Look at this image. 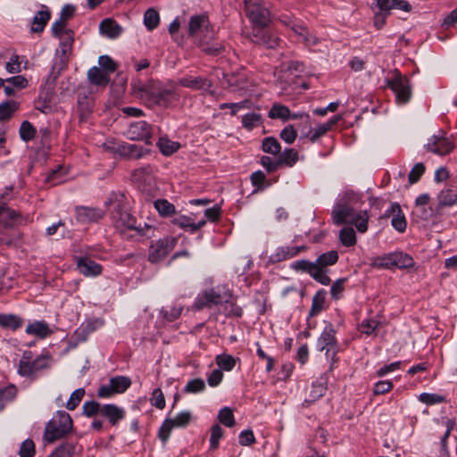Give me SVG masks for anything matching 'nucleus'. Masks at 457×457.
<instances>
[{"label": "nucleus", "instance_id": "obj_49", "mask_svg": "<svg viewBox=\"0 0 457 457\" xmlns=\"http://www.w3.org/2000/svg\"><path fill=\"white\" fill-rule=\"evenodd\" d=\"M35 135H36V129L32 126V124L27 120L23 121L20 127L21 138L23 141L28 142V141L31 140L32 138H34Z\"/></svg>", "mask_w": 457, "mask_h": 457}, {"label": "nucleus", "instance_id": "obj_28", "mask_svg": "<svg viewBox=\"0 0 457 457\" xmlns=\"http://www.w3.org/2000/svg\"><path fill=\"white\" fill-rule=\"evenodd\" d=\"M50 17L51 14L47 9L37 12L33 18L31 31L35 33L42 32Z\"/></svg>", "mask_w": 457, "mask_h": 457}, {"label": "nucleus", "instance_id": "obj_42", "mask_svg": "<svg viewBox=\"0 0 457 457\" xmlns=\"http://www.w3.org/2000/svg\"><path fill=\"white\" fill-rule=\"evenodd\" d=\"M262 147L265 153L273 155L279 154L281 150L280 144L273 137H265L262 141Z\"/></svg>", "mask_w": 457, "mask_h": 457}, {"label": "nucleus", "instance_id": "obj_16", "mask_svg": "<svg viewBox=\"0 0 457 457\" xmlns=\"http://www.w3.org/2000/svg\"><path fill=\"white\" fill-rule=\"evenodd\" d=\"M178 85L194 90L208 91L212 83L205 77L186 76L178 79Z\"/></svg>", "mask_w": 457, "mask_h": 457}, {"label": "nucleus", "instance_id": "obj_1", "mask_svg": "<svg viewBox=\"0 0 457 457\" xmlns=\"http://www.w3.org/2000/svg\"><path fill=\"white\" fill-rule=\"evenodd\" d=\"M133 94L150 104L162 108H170L180 100V94L173 82L163 84L160 81L149 80L143 82L137 80L132 83Z\"/></svg>", "mask_w": 457, "mask_h": 457}, {"label": "nucleus", "instance_id": "obj_27", "mask_svg": "<svg viewBox=\"0 0 457 457\" xmlns=\"http://www.w3.org/2000/svg\"><path fill=\"white\" fill-rule=\"evenodd\" d=\"M442 423L445 425L446 429H445L444 436L441 438V443H440L441 448H440V452H439V457H450V453L447 450L446 440H447L448 436H450L451 431L453 430V428L455 425V422L452 419L443 418Z\"/></svg>", "mask_w": 457, "mask_h": 457}, {"label": "nucleus", "instance_id": "obj_64", "mask_svg": "<svg viewBox=\"0 0 457 457\" xmlns=\"http://www.w3.org/2000/svg\"><path fill=\"white\" fill-rule=\"evenodd\" d=\"M98 63L101 68L107 73L113 72L116 70L115 62L108 55H101L98 59Z\"/></svg>", "mask_w": 457, "mask_h": 457}, {"label": "nucleus", "instance_id": "obj_60", "mask_svg": "<svg viewBox=\"0 0 457 457\" xmlns=\"http://www.w3.org/2000/svg\"><path fill=\"white\" fill-rule=\"evenodd\" d=\"M420 402L426 404H436L445 401V397L437 394L423 393L419 396Z\"/></svg>", "mask_w": 457, "mask_h": 457}, {"label": "nucleus", "instance_id": "obj_5", "mask_svg": "<svg viewBox=\"0 0 457 457\" xmlns=\"http://www.w3.org/2000/svg\"><path fill=\"white\" fill-rule=\"evenodd\" d=\"M245 11L253 29H264L270 21V13L262 0H244Z\"/></svg>", "mask_w": 457, "mask_h": 457}, {"label": "nucleus", "instance_id": "obj_59", "mask_svg": "<svg viewBox=\"0 0 457 457\" xmlns=\"http://www.w3.org/2000/svg\"><path fill=\"white\" fill-rule=\"evenodd\" d=\"M20 457H33L35 455V445L32 440H25L19 451Z\"/></svg>", "mask_w": 457, "mask_h": 457}, {"label": "nucleus", "instance_id": "obj_47", "mask_svg": "<svg viewBox=\"0 0 457 457\" xmlns=\"http://www.w3.org/2000/svg\"><path fill=\"white\" fill-rule=\"evenodd\" d=\"M218 420L220 423L228 428L235 425V418L232 410L228 407H224L219 411Z\"/></svg>", "mask_w": 457, "mask_h": 457}, {"label": "nucleus", "instance_id": "obj_41", "mask_svg": "<svg viewBox=\"0 0 457 457\" xmlns=\"http://www.w3.org/2000/svg\"><path fill=\"white\" fill-rule=\"evenodd\" d=\"M31 353L26 352L20 361L19 373L22 376H30L34 374V370L30 361Z\"/></svg>", "mask_w": 457, "mask_h": 457}, {"label": "nucleus", "instance_id": "obj_52", "mask_svg": "<svg viewBox=\"0 0 457 457\" xmlns=\"http://www.w3.org/2000/svg\"><path fill=\"white\" fill-rule=\"evenodd\" d=\"M22 58L13 54L5 63V69L9 73H19L21 71Z\"/></svg>", "mask_w": 457, "mask_h": 457}, {"label": "nucleus", "instance_id": "obj_3", "mask_svg": "<svg viewBox=\"0 0 457 457\" xmlns=\"http://www.w3.org/2000/svg\"><path fill=\"white\" fill-rule=\"evenodd\" d=\"M331 215L337 225L350 223L354 225L360 233L368 230L370 215L366 210L357 211L349 204H338L334 207Z\"/></svg>", "mask_w": 457, "mask_h": 457}, {"label": "nucleus", "instance_id": "obj_36", "mask_svg": "<svg viewBox=\"0 0 457 457\" xmlns=\"http://www.w3.org/2000/svg\"><path fill=\"white\" fill-rule=\"evenodd\" d=\"M338 260V253L337 251H329L324 253L319 256L315 264L322 267V269H326L327 266L335 264Z\"/></svg>", "mask_w": 457, "mask_h": 457}, {"label": "nucleus", "instance_id": "obj_44", "mask_svg": "<svg viewBox=\"0 0 457 457\" xmlns=\"http://www.w3.org/2000/svg\"><path fill=\"white\" fill-rule=\"evenodd\" d=\"M261 121L262 116L256 112L247 113L242 118V124L248 130H252L253 128L258 127L261 124Z\"/></svg>", "mask_w": 457, "mask_h": 457}, {"label": "nucleus", "instance_id": "obj_9", "mask_svg": "<svg viewBox=\"0 0 457 457\" xmlns=\"http://www.w3.org/2000/svg\"><path fill=\"white\" fill-rule=\"evenodd\" d=\"M104 147L118 153L123 157L131 159H139L146 153L141 146L129 143L115 144L113 142H107L104 144Z\"/></svg>", "mask_w": 457, "mask_h": 457}, {"label": "nucleus", "instance_id": "obj_24", "mask_svg": "<svg viewBox=\"0 0 457 457\" xmlns=\"http://www.w3.org/2000/svg\"><path fill=\"white\" fill-rule=\"evenodd\" d=\"M172 223L184 229H189L191 232H195L203 226L205 225V220H202L195 223L189 216L180 215L173 219Z\"/></svg>", "mask_w": 457, "mask_h": 457}, {"label": "nucleus", "instance_id": "obj_38", "mask_svg": "<svg viewBox=\"0 0 457 457\" xmlns=\"http://www.w3.org/2000/svg\"><path fill=\"white\" fill-rule=\"evenodd\" d=\"M339 239L345 246H352L356 244L355 231L353 228L345 227L340 230Z\"/></svg>", "mask_w": 457, "mask_h": 457}, {"label": "nucleus", "instance_id": "obj_15", "mask_svg": "<svg viewBox=\"0 0 457 457\" xmlns=\"http://www.w3.org/2000/svg\"><path fill=\"white\" fill-rule=\"evenodd\" d=\"M223 295L217 293L214 289H210L200 294L195 303L194 308L195 310H201L205 307H212L213 305H219L223 302Z\"/></svg>", "mask_w": 457, "mask_h": 457}, {"label": "nucleus", "instance_id": "obj_25", "mask_svg": "<svg viewBox=\"0 0 457 457\" xmlns=\"http://www.w3.org/2000/svg\"><path fill=\"white\" fill-rule=\"evenodd\" d=\"M87 78L91 84L96 86H106L110 80L108 73L96 66L88 70Z\"/></svg>", "mask_w": 457, "mask_h": 457}, {"label": "nucleus", "instance_id": "obj_48", "mask_svg": "<svg viewBox=\"0 0 457 457\" xmlns=\"http://www.w3.org/2000/svg\"><path fill=\"white\" fill-rule=\"evenodd\" d=\"M75 453V446L71 443L61 445L49 457H72Z\"/></svg>", "mask_w": 457, "mask_h": 457}, {"label": "nucleus", "instance_id": "obj_18", "mask_svg": "<svg viewBox=\"0 0 457 457\" xmlns=\"http://www.w3.org/2000/svg\"><path fill=\"white\" fill-rule=\"evenodd\" d=\"M385 216L392 218L391 224L395 229L399 232L405 231L407 226L405 216L398 204H392Z\"/></svg>", "mask_w": 457, "mask_h": 457}, {"label": "nucleus", "instance_id": "obj_56", "mask_svg": "<svg viewBox=\"0 0 457 457\" xmlns=\"http://www.w3.org/2000/svg\"><path fill=\"white\" fill-rule=\"evenodd\" d=\"M61 40L60 46L62 49V52L65 54L69 51H71L73 41H74V36L73 31H67L66 34L62 35L61 37H58Z\"/></svg>", "mask_w": 457, "mask_h": 457}, {"label": "nucleus", "instance_id": "obj_7", "mask_svg": "<svg viewBox=\"0 0 457 457\" xmlns=\"http://www.w3.org/2000/svg\"><path fill=\"white\" fill-rule=\"evenodd\" d=\"M131 385L128 377L117 376L112 378L108 385H103L97 391V395L102 398H109L116 394L124 393Z\"/></svg>", "mask_w": 457, "mask_h": 457}, {"label": "nucleus", "instance_id": "obj_2", "mask_svg": "<svg viewBox=\"0 0 457 457\" xmlns=\"http://www.w3.org/2000/svg\"><path fill=\"white\" fill-rule=\"evenodd\" d=\"M106 204L113 206L111 217L114 226L121 232L135 230L139 235L150 237L149 232L154 231L153 227L147 223H144V226L137 224L136 219L128 212L123 195H113Z\"/></svg>", "mask_w": 457, "mask_h": 457}, {"label": "nucleus", "instance_id": "obj_40", "mask_svg": "<svg viewBox=\"0 0 457 457\" xmlns=\"http://www.w3.org/2000/svg\"><path fill=\"white\" fill-rule=\"evenodd\" d=\"M298 160V153L293 149H286L278 157V162L292 167Z\"/></svg>", "mask_w": 457, "mask_h": 457}, {"label": "nucleus", "instance_id": "obj_12", "mask_svg": "<svg viewBox=\"0 0 457 457\" xmlns=\"http://www.w3.org/2000/svg\"><path fill=\"white\" fill-rule=\"evenodd\" d=\"M454 147L451 140L443 135L432 136L426 145L428 151L434 154L444 155L449 154Z\"/></svg>", "mask_w": 457, "mask_h": 457}, {"label": "nucleus", "instance_id": "obj_11", "mask_svg": "<svg viewBox=\"0 0 457 457\" xmlns=\"http://www.w3.org/2000/svg\"><path fill=\"white\" fill-rule=\"evenodd\" d=\"M388 87L394 91L396 101L400 104H406L411 98V86L409 79L405 77L396 76L389 81Z\"/></svg>", "mask_w": 457, "mask_h": 457}, {"label": "nucleus", "instance_id": "obj_13", "mask_svg": "<svg viewBox=\"0 0 457 457\" xmlns=\"http://www.w3.org/2000/svg\"><path fill=\"white\" fill-rule=\"evenodd\" d=\"M281 21L285 25L291 27L292 30L299 37V39L306 46H315L319 43V38L303 24L296 23L289 18L281 19Z\"/></svg>", "mask_w": 457, "mask_h": 457}, {"label": "nucleus", "instance_id": "obj_43", "mask_svg": "<svg viewBox=\"0 0 457 457\" xmlns=\"http://www.w3.org/2000/svg\"><path fill=\"white\" fill-rule=\"evenodd\" d=\"M236 361L237 360L229 354L223 353L216 356L217 365L226 371L233 370L236 365Z\"/></svg>", "mask_w": 457, "mask_h": 457}, {"label": "nucleus", "instance_id": "obj_35", "mask_svg": "<svg viewBox=\"0 0 457 457\" xmlns=\"http://www.w3.org/2000/svg\"><path fill=\"white\" fill-rule=\"evenodd\" d=\"M413 265L414 261L409 254L402 252L394 253V267L406 269L412 267Z\"/></svg>", "mask_w": 457, "mask_h": 457}, {"label": "nucleus", "instance_id": "obj_62", "mask_svg": "<svg viewBox=\"0 0 457 457\" xmlns=\"http://www.w3.org/2000/svg\"><path fill=\"white\" fill-rule=\"evenodd\" d=\"M173 428H175V426L170 419L166 420L162 423V427L159 429V437L163 443H165L170 437V432Z\"/></svg>", "mask_w": 457, "mask_h": 457}, {"label": "nucleus", "instance_id": "obj_34", "mask_svg": "<svg viewBox=\"0 0 457 457\" xmlns=\"http://www.w3.org/2000/svg\"><path fill=\"white\" fill-rule=\"evenodd\" d=\"M160 23V16L157 11L153 8H149L144 14V24L149 29L153 30Z\"/></svg>", "mask_w": 457, "mask_h": 457}, {"label": "nucleus", "instance_id": "obj_20", "mask_svg": "<svg viewBox=\"0 0 457 457\" xmlns=\"http://www.w3.org/2000/svg\"><path fill=\"white\" fill-rule=\"evenodd\" d=\"M79 271L85 276H97L102 272V267L89 258H79L77 262Z\"/></svg>", "mask_w": 457, "mask_h": 457}, {"label": "nucleus", "instance_id": "obj_22", "mask_svg": "<svg viewBox=\"0 0 457 457\" xmlns=\"http://www.w3.org/2000/svg\"><path fill=\"white\" fill-rule=\"evenodd\" d=\"M440 206H451L457 203V186H447L438 195Z\"/></svg>", "mask_w": 457, "mask_h": 457}, {"label": "nucleus", "instance_id": "obj_53", "mask_svg": "<svg viewBox=\"0 0 457 457\" xmlns=\"http://www.w3.org/2000/svg\"><path fill=\"white\" fill-rule=\"evenodd\" d=\"M85 395V390L83 388H79L75 390L70 396L69 401L66 403V407L68 410H74L81 402L83 396Z\"/></svg>", "mask_w": 457, "mask_h": 457}, {"label": "nucleus", "instance_id": "obj_50", "mask_svg": "<svg viewBox=\"0 0 457 457\" xmlns=\"http://www.w3.org/2000/svg\"><path fill=\"white\" fill-rule=\"evenodd\" d=\"M311 276L322 285H328L330 283V278L327 275L326 269H322V267L318 264H316L312 271H311Z\"/></svg>", "mask_w": 457, "mask_h": 457}, {"label": "nucleus", "instance_id": "obj_54", "mask_svg": "<svg viewBox=\"0 0 457 457\" xmlns=\"http://www.w3.org/2000/svg\"><path fill=\"white\" fill-rule=\"evenodd\" d=\"M326 390H327V387H326L325 381L313 383L312 386L311 392H310L311 399L309 401L310 402L316 401L317 399H319L320 396H322L325 394Z\"/></svg>", "mask_w": 457, "mask_h": 457}, {"label": "nucleus", "instance_id": "obj_58", "mask_svg": "<svg viewBox=\"0 0 457 457\" xmlns=\"http://www.w3.org/2000/svg\"><path fill=\"white\" fill-rule=\"evenodd\" d=\"M316 266L315 262H309L307 260H299L291 263V268L297 271L308 272L311 275V271Z\"/></svg>", "mask_w": 457, "mask_h": 457}, {"label": "nucleus", "instance_id": "obj_29", "mask_svg": "<svg viewBox=\"0 0 457 457\" xmlns=\"http://www.w3.org/2000/svg\"><path fill=\"white\" fill-rule=\"evenodd\" d=\"M26 332L30 335H35L40 338H45L50 335L51 329L46 322L36 321L26 328Z\"/></svg>", "mask_w": 457, "mask_h": 457}, {"label": "nucleus", "instance_id": "obj_23", "mask_svg": "<svg viewBox=\"0 0 457 457\" xmlns=\"http://www.w3.org/2000/svg\"><path fill=\"white\" fill-rule=\"evenodd\" d=\"M100 415L107 418L112 425H115L124 418V411L114 404H104L102 406Z\"/></svg>", "mask_w": 457, "mask_h": 457}, {"label": "nucleus", "instance_id": "obj_61", "mask_svg": "<svg viewBox=\"0 0 457 457\" xmlns=\"http://www.w3.org/2000/svg\"><path fill=\"white\" fill-rule=\"evenodd\" d=\"M150 401L152 405L155 406L158 409L162 410L165 407L164 395L160 388H156L153 391Z\"/></svg>", "mask_w": 457, "mask_h": 457}, {"label": "nucleus", "instance_id": "obj_37", "mask_svg": "<svg viewBox=\"0 0 457 457\" xmlns=\"http://www.w3.org/2000/svg\"><path fill=\"white\" fill-rule=\"evenodd\" d=\"M17 109L18 104L14 101H6L0 104V121L9 120Z\"/></svg>", "mask_w": 457, "mask_h": 457}, {"label": "nucleus", "instance_id": "obj_19", "mask_svg": "<svg viewBox=\"0 0 457 457\" xmlns=\"http://www.w3.org/2000/svg\"><path fill=\"white\" fill-rule=\"evenodd\" d=\"M77 220L82 223L96 222L104 216V212L98 208L80 206L76 208Z\"/></svg>", "mask_w": 457, "mask_h": 457}, {"label": "nucleus", "instance_id": "obj_21", "mask_svg": "<svg viewBox=\"0 0 457 457\" xmlns=\"http://www.w3.org/2000/svg\"><path fill=\"white\" fill-rule=\"evenodd\" d=\"M99 30L102 35L114 39L123 31V29L112 19H104L99 25Z\"/></svg>", "mask_w": 457, "mask_h": 457}, {"label": "nucleus", "instance_id": "obj_32", "mask_svg": "<svg viewBox=\"0 0 457 457\" xmlns=\"http://www.w3.org/2000/svg\"><path fill=\"white\" fill-rule=\"evenodd\" d=\"M269 117L287 120L290 118V110L283 104H274L269 112Z\"/></svg>", "mask_w": 457, "mask_h": 457}, {"label": "nucleus", "instance_id": "obj_39", "mask_svg": "<svg viewBox=\"0 0 457 457\" xmlns=\"http://www.w3.org/2000/svg\"><path fill=\"white\" fill-rule=\"evenodd\" d=\"M154 174V168L150 165L140 167L132 172V178L137 182H145Z\"/></svg>", "mask_w": 457, "mask_h": 457}, {"label": "nucleus", "instance_id": "obj_10", "mask_svg": "<svg viewBox=\"0 0 457 457\" xmlns=\"http://www.w3.org/2000/svg\"><path fill=\"white\" fill-rule=\"evenodd\" d=\"M335 334V329L331 326L326 327L318 340L320 351L326 350L327 357L333 362L337 361V353Z\"/></svg>", "mask_w": 457, "mask_h": 457}, {"label": "nucleus", "instance_id": "obj_51", "mask_svg": "<svg viewBox=\"0 0 457 457\" xmlns=\"http://www.w3.org/2000/svg\"><path fill=\"white\" fill-rule=\"evenodd\" d=\"M205 389V383L201 378L192 379L187 382L184 391L188 394H196Z\"/></svg>", "mask_w": 457, "mask_h": 457}, {"label": "nucleus", "instance_id": "obj_26", "mask_svg": "<svg viewBox=\"0 0 457 457\" xmlns=\"http://www.w3.org/2000/svg\"><path fill=\"white\" fill-rule=\"evenodd\" d=\"M223 302L220 303L222 312L226 316L239 317L242 314V309L237 305L235 300L230 295L224 294Z\"/></svg>", "mask_w": 457, "mask_h": 457}, {"label": "nucleus", "instance_id": "obj_46", "mask_svg": "<svg viewBox=\"0 0 457 457\" xmlns=\"http://www.w3.org/2000/svg\"><path fill=\"white\" fill-rule=\"evenodd\" d=\"M223 429L218 424H215L211 428L210 437V450L214 451L219 447V442L223 436Z\"/></svg>", "mask_w": 457, "mask_h": 457}, {"label": "nucleus", "instance_id": "obj_17", "mask_svg": "<svg viewBox=\"0 0 457 457\" xmlns=\"http://www.w3.org/2000/svg\"><path fill=\"white\" fill-rule=\"evenodd\" d=\"M252 41L267 48H275L279 45L278 37L263 29H253Z\"/></svg>", "mask_w": 457, "mask_h": 457}, {"label": "nucleus", "instance_id": "obj_45", "mask_svg": "<svg viewBox=\"0 0 457 457\" xmlns=\"http://www.w3.org/2000/svg\"><path fill=\"white\" fill-rule=\"evenodd\" d=\"M325 304V292L324 291H319L312 299V304L310 311L311 316H315L319 312H320Z\"/></svg>", "mask_w": 457, "mask_h": 457}, {"label": "nucleus", "instance_id": "obj_55", "mask_svg": "<svg viewBox=\"0 0 457 457\" xmlns=\"http://www.w3.org/2000/svg\"><path fill=\"white\" fill-rule=\"evenodd\" d=\"M102 406L103 405L95 401L86 402L83 404V413L87 417H94L96 414H101Z\"/></svg>", "mask_w": 457, "mask_h": 457}, {"label": "nucleus", "instance_id": "obj_31", "mask_svg": "<svg viewBox=\"0 0 457 457\" xmlns=\"http://www.w3.org/2000/svg\"><path fill=\"white\" fill-rule=\"evenodd\" d=\"M157 145L164 155H170L177 152L179 148L178 142L171 141L166 137H161L157 143Z\"/></svg>", "mask_w": 457, "mask_h": 457}, {"label": "nucleus", "instance_id": "obj_6", "mask_svg": "<svg viewBox=\"0 0 457 457\" xmlns=\"http://www.w3.org/2000/svg\"><path fill=\"white\" fill-rule=\"evenodd\" d=\"M188 35L198 41L213 37V29L206 14L193 15L190 17L187 27Z\"/></svg>", "mask_w": 457, "mask_h": 457}, {"label": "nucleus", "instance_id": "obj_4", "mask_svg": "<svg viewBox=\"0 0 457 457\" xmlns=\"http://www.w3.org/2000/svg\"><path fill=\"white\" fill-rule=\"evenodd\" d=\"M71 427L72 420L71 416L66 411H57L53 419L46 424L44 438L48 443H54L69 433Z\"/></svg>", "mask_w": 457, "mask_h": 457}, {"label": "nucleus", "instance_id": "obj_8", "mask_svg": "<svg viewBox=\"0 0 457 457\" xmlns=\"http://www.w3.org/2000/svg\"><path fill=\"white\" fill-rule=\"evenodd\" d=\"M177 239L174 237H166L158 240L150 246L148 261L157 262L165 258L174 248Z\"/></svg>", "mask_w": 457, "mask_h": 457}, {"label": "nucleus", "instance_id": "obj_63", "mask_svg": "<svg viewBox=\"0 0 457 457\" xmlns=\"http://www.w3.org/2000/svg\"><path fill=\"white\" fill-rule=\"evenodd\" d=\"M67 27V21H62V19H58L52 25V32L54 37H61L62 35L66 34L67 31H71Z\"/></svg>", "mask_w": 457, "mask_h": 457}, {"label": "nucleus", "instance_id": "obj_30", "mask_svg": "<svg viewBox=\"0 0 457 457\" xmlns=\"http://www.w3.org/2000/svg\"><path fill=\"white\" fill-rule=\"evenodd\" d=\"M154 205L162 217H170L176 212L175 206L166 199H158Z\"/></svg>", "mask_w": 457, "mask_h": 457}, {"label": "nucleus", "instance_id": "obj_14", "mask_svg": "<svg viewBox=\"0 0 457 457\" xmlns=\"http://www.w3.org/2000/svg\"><path fill=\"white\" fill-rule=\"evenodd\" d=\"M127 137L131 140H145L146 144H151V127L144 120L134 122L129 127Z\"/></svg>", "mask_w": 457, "mask_h": 457}, {"label": "nucleus", "instance_id": "obj_33", "mask_svg": "<svg viewBox=\"0 0 457 457\" xmlns=\"http://www.w3.org/2000/svg\"><path fill=\"white\" fill-rule=\"evenodd\" d=\"M22 324V320L16 315L0 314V326L12 330L17 329Z\"/></svg>", "mask_w": 457, "mask_h": 457}, {"label": "nucleus", "instance_id": "obj_57", "mask_svg": "<svg viewBox=\"0 0 457 457\" xmlns=\"http://www.w3.org/2000/svg\"><path fill=\"white\" fill-rule=\"evenodd\" d=\"M372 265L378 268L394 267V253L375 258L372 262Z\"/></svg>", "mask_w": 457, "mask_h": 457}]
</instances>
